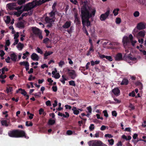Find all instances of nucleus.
<instances>
[{"label": "nucleus", "instance_id": "obj_57", "mask_svg": "<svg viewBox=\"0 0 146 146\" xmlns=\"http://www.w3.org/2000/svg\"><path fill=\"white\" fill-rule=\"evenodd\" d=\"M60 75L59 73H57L54 76L55 78L58 79L60 78Z\"/></svg>", "mask_w": 146, "mask_h": 146}, {"label": "nucleus", "instance_id": "obj_51", "mask_svg": "<svg viewBox=\"0 0 146 146\" xmlns=\"http://www.w3.org/2000/svg\"><path fill=\"white\" fill-rule=\"evenodd\" d=\"M112 115L113 116L116 117L117 113L116 111H112Z\"/></svg>", "mask_w": 146, "mask_h": 146}, {"label": "nucleus", "instance_id": "obj_37", "mask_svg": "<svg viewBox=\"0 0 146 146\" xmlns=\"http://www.w3.org/2000/svg\"><path fill=\"white\" fill-rule=\"evenodd\" d=\"M11 21V19L9 16H8L7 17V19L5 21V23L7 24H9Z\"/></svg>", "mask_w": 146, "mask_h": 146}, {"label": "nucleus", "instance_id": "obj_6", "mask_svg": "<svg viewBox=\"0 0 146 146\" xmlns=\"http://www.w3.org/2000/svg\"><path fill=\"white\" fill-rule=\"evenodd\" d=\"M110 14V10H108L105 13L102 14L100 17V19L101 21H105L108 17Z\"/></svg>", "mask_w": 146, "mask_h": 146}, {"label": "nucleus", "instance_id": "obj_59", "mask_svg": "<svg viewBox=\"0 0 146 146\" xmlns=\"http://www.w3.org/2000/svg\"><path fill=\"white\" fill-rule=\"evenodd\" d=\"M44 32L46 33V36H48L50 33V31L48 30L45 29L44 30Z\"/></svg>", "mask_w": 146, "mask_h": 146}, {"label": "nucleus", "instance_id": "obj_12", "mask_svg": "<svg viewBox=\"0 0 146 146\" xmlns=\"http://www.w3.org/2000/svg\"><path fill=\"white\" fill-rule=\"evenodd\" d=\"M137 28L139 30L144 29L145 28V24L143 23L140 22L137 24Z\"/></svg>", "mask_w": 146, "mask_h": 146}, {"label": "nucleus", "instance_id": "obj_30", "mask_svg": "<svg viewBox=\"0 0 146 146\" xmlns=\"http://www.w3.org/2000/svg\"><path fill=\"white\" fill-rule=\"evenodd\" d=\"M55 122V121L54 119H50L48 121V124L50 125H52L54 124Z\"/></svg>", "mask_w": 146, "mask_h": 146}, {"label": "nucleus", "instance_id": "obj_50", "mask_svg": "<svg viewBox=\"0 0 146 146\" xmlns=\"http://www.w3.org/2000/svg\"><path fill=\"white\" fill-rule=\"evenodd\" d=\"M28 121H27L26 122V125L27 126H32L33 125V123L31 122H30L29 124H28Z\"/></svg>", "mask_w": 146, "mask_h": 146}, {"label": "nucleus", "instance_id": "obj_58", "mask_svg": "<svg viewBox=\"0 0 146 146\" xmlns=\"http://www.w3.org/2000/svg\"><path fill=\"white\" fill-rule=\"evenodd\" d=\"M65 113L66 114V115L64 114V117L68 118L69 117V114L68 112H65Z\"/></svg>", "mask_w": 146, "mask_h": 146}, {"label": "nucleus", "instance_id": "obj_40", "mask_svg": "<svg viewBox=\"0 0 146 146\" xmlns=\"http://www.w3.org/2000/svg\"><path fill=\"white\" fill-rule=\"evenodd\" d=\"M108 141L110 145H112L113 144L114 141L113 139H109L108 140Z\"/></svg>", "mask_w": 146, "mask_h": 146}, {"label": "nucleus", "instance_id": "obj_45", "mask_svg": "<svg viewBox=\"0 0 146 146\" xmlns=\"http://www.w3.org/2000/svg\"><path fill=\"white\" fill-rule=\"evenodd\" d=\"M38 111L40 115H41L42 113H43V114H44V110L42 108H40Z\"/></svg>", "mask_w": 146, "mask_h": 146}, {"label": "nucleus", "instance_id": "obj_2", "mask_svg": "<svg viewBox=\"0 0 146 146\" xmlns=\"http://www.w3.org/2000/svg\"><path fill=\"white\" fill-rule=\"evenodd\" d=\"M8 135L13 138H19L24 137L26 139H28L29 137L27 135L25 132L22 130L13 129L9 131L8 133Z\"/></svg>", "mask_w": 146, "mask_h": 146}, {"label": "nucleus", "instance_id": "obj_46", "mask_svg": "<svg viewBox=\"0 0 146 146\" xmlns=\"http://www.w3.org/2000/svg\"><path fill=\"white\" fill-rule=\"evenodd\" d=\"M106 58L110 62L113 60V59L111 56H106Z\"/></svg>", "mask_w": 146, "mask_h": 146}, {"label": "nucleus", "instance_id": "obj_49", "mask_svg": "<svg viewBox=\"0 0 146 146\" xmlns=\"http://www.w3.org/2000/svg\"><path fill=\"white\" fill-rule=\"evenodd\" d=\"M129 96H131L132 97H134L135 96V93L134 91H133L129 93Z\"/></svg>", "mask_w": 146, "mask_h": 146}, {"label": "nucleus", "instance_id": "obj_27", "mask_svg": "<svg viewBox=\"0 0 146 146\" xmlns=\"http://www.w3.org/2000/svg\"><path fill=\"white\" fill-rule=\"evenodd\" d=\"M17 27L19 28H24L25 27V25L22 22L18 23L17 24Z\"/></svg>", "mask_w": 146, "mask_h": 146}, {"label": "nucleus", "instance_id": "obj_25", "mask_svg": "<svg viewBox=\"0 0 146 146\" xmlns=\"http://www.w3.org/2000/svg\"><path fill=\"white\" fill-rule=\"evenodd\" d=\"M17 46L19 50H21L23 48L24 44L21 42H19Z\"/></svg>", "mask_w": 146, "mask_h": 146}, {"label": "nucleus", "instance_id": "obj_19", "mask_svg": "<svg viewBox=\"0 0 146 146\" xmlns=\"http://www.w3.org/2000/svg\"><path fill=\"white\" fill-rule=\"evenodd\" d=\"M16 4V3H9L7 4V6L9 9L10 10H12L15 8L14 6H15Z\"/></svg>", "mask_w": 146, "mask_h": 146}, {"label": "nucleus", "instance_id": "obj_32", "mask_svg": "<svg viewBox=\"0 0 146 146\" xmlns=\"http://www.w3.org/2000/svg\"><path fill=\"white\" fill-rule=\"evenodd\" d=\"M119 11V9L118 8L115 9L113 11V13L114 14V15L115 16H116L118 14Z\"/></svg>", "mask_w": 146, "mask_h": 146}, {"label": "nucleus", "instance_id": "obj_20", "mask_svg": "<svg viewBox=\"0 0 146 146\" xmlns=\"http://www.w3.org/2000/svg\"><path fill=\"white\" fill-rule=\"evenodd\" d=\"M45 20L46 22L48 23H52V22H54V20L53 18H50L48 16L46 17Z\"/></svg>", "mask_w": 146, "mask_h": 146}, {"label": "nucleus", "instance_id": "obj_28", "mask_svg": "<svg viewBox=\"0 0 146 146\" xmlns=\"http://www.w3.org/2000/svg\"><path fill=\"white\" fill-rule=\"evenodd\" d=\"M19 90H21V94L23 95L24 96H26L27 94V92L25 91V90L22 89L21 88H19Z\"/></svg>", "mask_w": 146, "mask_h": 146}, {"label": "nucleus", "instance_id": "obj_48", "mask_svg": "<svg viewBox=\"0 0 146 146\" xmlns=\"http://www.w3.org/2000/svg\"><path fill=\"white\" fill-rule=\"evenodd\" d=\"M94 129V125L93 124H91L89 127V129L90 131H92Z\"/></svg>", "mask_w": 146, "mask_h": 146}, {"label": "nucleus", "instance_id": "obj_43", "mask_svg": "<svg viewBox=\"0 0 146 146\" xmlns=\"http://www.w3.org/2000/svg\"><path fill=\"white\" fill-rule=\"evenodd\" d=\"M121 22V19L120 18H116L115 22L117 24H119Z\"/></svg>", "mask_w": 146, "mask_h": 146}, {"label": "nucleus", "instance_id": "obj_38", "mask_svg": "<svg viewBox=\"0 0 146 146\" xmlns=\"http://www.w3.org/2000/svg\"><path fill=\"white\" fill-rule=\"evenodd\" d=\"M69 83L70 85L72 86H75L76 84L75 82L73 80H71L69 82Z\"/></svg>", "mask_w": 146, "mask_h": 146}, {"label": "nucleus", "instance_id": "obj_44", "mask_svg": "<svg viewBox=\"0 0 146 146\" xmlns=\"http://www.w3.org/2000/svg\"><path fill=\"white\" fill-rule=\"evenodd\" d=\"M139 15V13L138 11H136L133 13V15L135 17H138Z\"/></svg>", "mask_w": 146, "mask_h": 146}, {"label": "nucleus", "instance_id": "obj_7", "mask_svg": "<svg viewBox=\"0 0 146 146\" xmlns=\"http://www.w3.org/2000/svg\"><path fill=\"white\" fill-rule=\"evenodd\" d=\"M23 8V6H22L16 7L15 9L17 10V11L15 12V14L17 15V17L20 16L21 14L24 11L23 9H22Z\"/></svg>", "mask_w": 146, "mask_h": 146}, {"label": "nucleus", "instance_id": "obj_15", "mask_svg": "<svg viewBox=\"0 0 146 146\" xmlns=\"http://www.w3.org/2000/svg\"><path fill=\"white\" fill-rule=\"evenodd\" d=\"M10 56L11 60L14 62L17 61V55L14 53H11L10 54Z\"/></svg>", "mask_w": 146, "mask_h": 146}, {"label": "nucleus", "instance_id": "obj_54", "mask_svg": "<svg viewBox=\"0 0 146 146\" xmlns=\"http://www.w3.org/2000/svg\"><path fill=\"white\" fill-rule=\"evenodd\" d=\"M104 137H108L109 138H111L113 137V136L111 134H107L105 135Z\"/></svg>", "mask_w": 146, "mask_h": 146}, {"label": "nucleus", "instance_id": "obj_53", "mask_svg": "<svg viewBox=\"0 0 146 146\" xmlns=\"http://www.w3.org/2000/svg\"><path fill=\"white\" fill-rule=\"evenodd\" d=\"M98 54L99 55V57L101 58H106V56H105V55H103V54H101L99 52H98Z\"/></svg>", "mask_w": 146, "mask_h": 146}, {"label": "nucleus", "instance_id": "obj_31", "mask_svg": "<svg viewBox=\"0 0 146 146\" xmlns=\"http://www.w3.org/2000/svg\"><path fill=\"white\" fill-rule=\"evenodd\" d=\"M82 29L83 30V32L84 33H85L86 34V35L87 36H88L89 37V34L86 30V28L84 25V26H83Z\"/></svg>", "mask_w": 146, "mask_h": 146}, {"label": "nucleus", "instance_id": "obj_29", "mask_svg": "<svg viewBox=\"0 0 146 146\" xmlns=\"http://www.w3.org/2000/svg\"><path fill=\"white\" fill-rule=\"evenodd\" d=\"M145 35V32L144 31H141L138 33V35L141 37H144Z\"/></svg>", "mask_w": 146, "mask_h": 146}, {"label": "nucleus", "instance_id": "obj_9", "mask_svg": "<svg viewBox=\"0 0 146 146\" xmlns=\"http://www.w3.org/2000/svg\"><path fill=\"white\" fill-rule=\"evenodd\" d=\"M71 23L70 21H66L62 26V27L59 28L61 30L62 28L64 29H68L71 27Z\"/></svg>", "mask_w": 146, "mask_h": 146}, {"label": "nucleus", "instance_id": "obj_21", "mask_svg": "<svg viewBox=\"0 0 146 146\" xmlns=\"http://www.w3.org/2000/svg\"><path fill=\"white\" fill-rule=\"evenodd\" d=\"M11 1H16L17 4L19 5H21L25 3L26 0H11Z\"/></svg>", "mask_w": 146, "mask_h": 146}, {"label": "nucleus", "instance_id": "obj_22", "mask_svg": "<svg viewBox=\"0 0 146 146\" xmlns=\"http://www.w3.org/2000/svg\"><path fill=\"white\" fill-rule=\"evenodd\" d=\"M129 83L128 80L126 78H124L121 83V85H127Z\"/></svg>", "mask_w": 146, "mask_h": 146}, {"label": "nucleus", "instance_id": "obj_41", "mask_svg": "<svg viewBox=\"0 0 146 146\" xmlns=\"http://www.w3.org/2000/svg\"><path fill=\"white\" fill-rule=\"evenodd\" d=\"M37 52L41 54H42L43 53L42 51L39 47H37L36 49Z\"/></svg>", "mask_w": 146, "mask_h": 146}, {"label": "nucleus", "instance_id": "obj_24", "mask_svg": "<svg viewBox=\"0 0 146 146\" xmlns=\"http://www.w3.org/2000/svg\"><path fill=\"white\" fill-rule=\"evenodd\" d=\"M13 89L12 87H9L6 88V92L7 94L11 92V94L13 93Z\"/></svg>", "mask_w": 146, "mask_h": 146}, {"label": "nucleus", "instance_id": "obj_63", "mask_svg": "<svg viewBox=\"0 0 146 146\" xmlns=\"http://www.w3.org/2000/svg\"><path fill=\"white\" fill-rule=\"evenodd\" d=\"M66 133L68 135H71L72 133V131L70 130H68L67 131Z\"/></svg>", "mask_w": 146, "mask_h": 146}, {"label": "nucleus", "instance_id": "obj_13", "mask_svg": "<svg viewBox=\"0 0 146 146\" xmlns=\"http://www.w3.org/2000/svg\"><path fill=\"white\" fill-rule=\"evenodd\" d=\"M123 58L126 61H129L130 60L133 61H136L137 60V58L135 57H133L130 56H125L123 57Z\"/></svg>", "mask_w": 146, "mask_h": 146}, {"label": "nucleus", "instance_id": "obj_39", "mask_svg": "<svg viewBox=\"0 0 146 146\" xmlns=\"http://www.w3.org/2000/svg\"><path fill=\"white\" fill-rule=\"evenodd\" d=\"M65 64V62L61 60L58 63L59 66L62 67L63 65Z\"/></svg>", "mask_w": 146, "mask_h": 146}, {"label": "nucleus", "instance_id": "obj_3", "mask_svg": "<svg viewBox=\"0 0 146 146\" xmlns=\"http://www.w3.org/2000/svg\"><path fill=\"white\" fill-rule=\"evenodd\" d=\"M29 30L32 36H38L40 39H42V31L39 28L36 27H30Z\"/></svg>", "mask_w": 146, "mask_h": 146}, {"label": "nucleus", "instance_id": "obj_33", "mask_svg": "<svg viewBox=\"0 0 146 146\" xmlns=\"http://www.w3.org/2000/svg\"><path fill=\"white\" fill-rule=\"evenodd\" d=\"M53 53V52L52 51H48L47 52L46 51L45 53L44 54V56L47 57Z\"/></svg>", "mask_w": 146, "mask_h": 146}, {"label": "nucleus", "instance_id": "obj_61", "mask_svg": "<svg viewBox=\"0 0 146 146\" xmlns=\"http://www.w3.org/2000/svg\"><path fill=\"white\" fill-rule=\"evenodd\" d=\"M87 109L88 110L89 113H92V109L91 106H90L87 107Z\"/></svg>", "mask_w": 146, "mask_h": 146}, {"label": "nucleus", "instance_id": "obj_23", "mask_svg": "<svg viewBox=\"0 0 146 146\" xmlns=\"http://www.w3.org/2000/svg\"><path fill=\"white\" fill-rule=\"evenodd\" d=\"M72 110L73 111V113L75 115H77L80 112L79 110H77V109L76 107H73L72 109Z\"/></svg>", "mask_w": 146, "mask_h": 146}, {"label": "nucleus", "instance_id": "obj_8", "mask_svg": "<svg viewBox=\"0 0 146 146\" xmlns=\"http://www.w3.org/2000/svg\"><path fill=\"white\" fill-rule=\"evenodd\" d=\"M67 70L69 75L71 78L72 79H74L77 76L75 71L74 70H70L69 69H68Z\"/></svg>", "mask_w": 146, "mask_h": 146}, {"label": "nucleus", "instance_id": "obj_17", "mask_svg": "<svg viewBox=\"0 0 146 146\" xmlns=\"http://www.w3.org/2000/svg\"><path fill=\"white\" fill-rule=\"evenodd\" d=\"M31 58L33 60L38 61L39 57L38 55L35 53H33L31 55Z\"/></svg>", "mask_w": 146, "mask_h": 146}, {"label": "nucleus", "instance_id": "obj_52", "mask_svg": "<svg viewBox=\"0 0 146 146\" xmlns=\"http://www.w3.org/2000/svg\"><path fill=\"white\" fill-rule=\"evenodd\" d=\"M46 104L47 106H51V103L50 100H48L46 102Z\"/></svg>", "mask_w": 146, "mask_h": 146}, {"label": "nucleus", "instance_id": "obj_60", "mask_svg": "<svg viewBox=\"0 0 146 146\" xmlns=\"http://www.w3.org/2000/svg\"><path fill=\"white\" fill-rule=\"evenodd\" d=\"M70 1L71 3L75 5H76L78 3L77 0H70Z\"/></svg>", "mask_w": 146, "mask_h": 146}, {"label": "nucleus", "instance_id": "obj_36", "mask_svg": "<svg viewBox=\"0 0 146 146\" xmlns=\"http://www.w3.org/2000/svg\"><path fill=\"white\" fill-rule=\"evenodd\" d=\"M50 40L48 38L46 37L44 38L43 40V43L46 44Z\"/></svg>", "mask_w": 146, "mask_h": 146}, {"label": "nucleus", "instance_id": "obj_56", "mask_svg": "<svg viewBox=\"0 0 146 146\" xmlns=\"http://www.w3.org/2000/svg\"><path fill=\"white\" fill-rule=\"evenodd\" d=\"M52 89L54 92H56L57 90V88L56 86H52Z\"/></svg>", "mask_w": 146, "mask_h": 146}, {"label": "nucleus", "instance_id": "obj_26", "mask_svg": "<svg viewBox=\"0 0 146 146\" xmlns=\"http://www.w3.org/2000/svg\"><path fill=\"white\" fill-rule=\"evenodd\" d=\"M29 62L27 61H23L22 62H21L19 63V64L20 65L24 66L25 67L26 66H27V65L29 64Z\"/></svg>", "mask_w": 146, "mask_h": 146}, {"label": "nucleus", "instance_id": "obj_5", "mask_svg": "<svg viewBox=\"0 0 146 146\" xmlns=\"http://www.w3.org/2000/svg\"><path fill=\"white\" fill-rule=\"evenodd\" d=\"M35 2L34 1H33L32 3H29L24 6L23 9L24 11H28L33 8L35 6L33 3Z\"/></svg>", "mask_w": 146, "mask_h": 146}, {"label": "nucleus", "instance_id": "obj_14", "mask_svg": "<svg viewBox=\"0 0 146 146\" xmlns=\"http://www.w3.org/2000/svg\"><path fill=\"white\" fill-rule=\"evenodd\" d=\"M112 92L116 96H118L120 95V91L118 88H115L113 89L112 90Z\"/></svg>", "mask_w": 146, "mask_h": 146}, {"label": "nucleus", "instance_id": "obj_42", "mask_svg": "<svg viewBox=\"0 0 146 146\" xmlns=\"http://www.w3.org/2000/svg\"><path fill=\"white\" fill-rule=\"evenodd\" d=\"M113 99L116 102V103L114 102H113V104H117L121 102V101L120 100L117 99L116 98H113Z\"/></svg>", "mask_w": 146, "mask_h": 146}, {"label": "nucleus", "instance_id": "obj_16", "mask_svg": "<svg viewBox=\"0 0 146 146\" xmlns=\"http://www.w3.org/2000/svg\"><path fill=\"white\" fill-rule=\"evenodd\" d=\"M49 0H42L41 1L40 0H39L35 2V4L36 5L39 6L44 3L49 1ZM34 1H36V0H34Z\"/></svg>", "mask_w": 146, "mask_h": 146}, {"label": "nucleus", "instance_id": "obj_62", "mask_svg": "<svg viewBox=\"0 0 146 146\" xmlns=\"http://www.w3.org/2000/svg\"><path fill=\"white\" fill-rule=\"evenodd\" d=\"M14 39H17V38L19 36V33L18 32H17L16 34H15L14 35Z\"/></svg>", "mask_w": 146, "mask_h": 146}, {"label": "nucleus", "instance_id": "obj_34", "mask_svg": "<svg viewBox=\"0 0 146 146\" xmlns=\"http://www.w3.org/2000/svg\"><path fill=\"white\" fill-rule=\"evenodd\" d=\"M73 30V27L72 26H71L70 27L69 29H68L67 31H67L69 34H71Z\"/></svg>", "mask_w": 146, "mask_h": 146}, {"label": "nucleus", "instance_id": "obj_55", "mask_svg": "<svg viewBox=\"0 0 146 146\" xmlns=\"http://www.w3.org/2000/svg\"><path fill=\"white\" fill-rule=\"evenodd\" d=\"M10 44V42L9 40H6L5 42V45L6 46H9Z\"/></svg>", "mask_w": 146, "mask_h": 146}, {"label": "nucleus", "instance_id": "obj_4", "mask_svg": "<svg viewBox=\"0 0 146 146\" xmlns=\"http://www.w3.org/2000/svg\"><path fill=\"white\" fill-rule=\"evenodd\" d=\"M88 144L89 146H108L101 141L98 140L90 141L88 142Z\"/></svg>", "mask_w": 146, "mask_h": 146}, {"label": "nucleus", "instance_id": "obj_11", "mask_svg": "<svg viewBox=\"0 0 146 146\" xmlns=\"http://www.w3.org/2000/svg\"><path fill=\"white\" fill-rule=\"evenodd\" d=\"M122 42L124 46H127L130 42L128 37L126 36H124L123 38Z\"/></svg>", "mask_w": 146, "mask_h": 146}, {"label": "nucleus", "instance_id": "obj_47", "mask_svg": "<svg viewBox=\"0 0 146 146\" xmlns=\"http://www.w3.org/2000/svg\"><path fill=\"white\" fill-rule=\"evenodd\" d=\"M103 113H104V115L105 117H108V114L107 110H104L103 111Z\"/></svg>", "mask_w": 146, "mask_h": 146}, {"label": "nucleus", "instance_id": "obj_35", "mask_svg": "<svg viewBox=\"0 0 146 146\" xmlns=\"http://www.w3.org/2000/svg\"><path fill=\"white\" fill-rule=\"evenodd\" d=\"M74 21L76 23V25L79 26L81 25V21L79 20V18H76V19H75Z\"/></svg>", "mask_w": 146, "mask_h": 146}, {"label": "nucleus", "instance_id": "obj_64", "mask_svg": "<svg viewBox=\"0 0 146 146\" xmlns=\"http://www.w3.org/2000/svg\"><path fill=\"white\" fill-rule=\"evenodd\" d=\"M49 14L50 15V16L51 17H52L54 16L55 14L54 12H53L51 11L50 13H49Z\"/></svg>", "mask_w": 146, "mask_h": 146}, {"label": "nucleus", "instance_id": "obj_10", "mask_svg": "<svg viewBox=\"0 0 146 146\" xmlns=\"http://www.w3.org/2000/svg\"><path fill=\"white\" fill-rule=\"evenodd\" d=\"M115 60L116 61H120L123 59L122 54L121 53H117L114 57Z\"/></svg>", "mask_w": 146, "mask_h": 146}, {"label": "nucleus", "instance_id": "obj_1", "mask_svg": "<svg viewBox=\"0 0 146 146\" xmlns=\"http://www.w3.org/2000/svg\"><path fill=\"white\" fill-rule=\"evenodd\" d=\"M82 23L83 26L84 25L86 27H88L90 25V22L89 19L94 17L95 15L96 11L95 8L88 7V8L86 6H84L81 9Z\"/></svg>", "mask_w": 146, "mask_h": 146}, {"label": "nucleus", "instance_id": "obj_18", "mask_svg": "<svg viewBox=\"0 0 146 146\" xmlns=\"http://www.w3.org/2000/svg\"><path fill=\"white\" fill-rule=\"evenodd\" d=\"M1 124L2 125L5 126V127H7L10 124L9 122H7V121L6 120H2L1 121Z\"/></svg>", "mask_w": 146, "mask_h": 146}]
</instances>
